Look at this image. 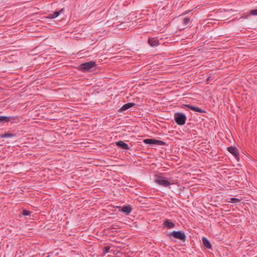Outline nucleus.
Segmentation results:
<instances>
[{
  "mask_svg": "<svg viewBox=\"0 0 257 257\" xmlns=\"http://www.w3.org/2000/svg\"><path fill=\"white\" fill-rule=\"evenodd\" d=\"M186 116L184 113L181 112H176L174 114V119L175 122L178 125H184L186 122Z\"/></svg>",
  "mask_w": 257,
  "mask_h": 257,
  "instance_id": "nucleus-1",
  "label": "nucleus"
},
{
  "mask_svg": "<svg viewBox=\"0 0 257 257\" xmlns=\"http://www.w3.org/2000/svg\"><path fill=\"white\" fill-rule=\"evenodd\" d=\"M96 66V63L94 61H89L82 63L79 66V69L82 71H87Z\"/></svg>",
  "mask_w": 257,
  "mask_h": 257,
  "instance_id": "nucleus-2",
  "label": "nucleus"
},
{
  "mask_svg": "<svg viewBox=\"0 0 257 257\" xmlns=\"http://www.w3.org/2000/svg\"><path fill=\"white\" fill-rule=\"evenodd\" d=\"M132 208L131 206L127 205V206H124L121 208V211L123 213H124L125 214L128 215L132 211Z\"/></svg>",
  "mask_w": 257,
  "mask_h": 257,
  "instance_id": "nucleus-14",
  "label": "nucleus"
},
{
  "mask_svg": "<svg viewBox=\"0 0 257 257\" xmlns=\"http://www.w3.org/2000/svg\"><path fill=\"white\" fill-rule=\"evenodd\" d=\"M169 237L173 236L175 238L185 241L186 236L185 234L182 231H173L169 234Z\"/></svg>",
  "mask_w": 257,
  "mask_h": 257,
  "instance_id": "nucleus-3",
  "label": "nucleus"
},
{
  "mask_svg": "<svg viewBox=\"0 0 257 257\" xmlns=\"http://www.w3.org/2000/svg\"><path fill=\"white\" fill-rule=\"evenodd\" d=\"M15 118V117L13 116H0V123H4L12 121L14 120Z\"/></svg>",
  "mask_w": 257,
  "mask_h": 257,
  "instance_id": "nucleus-8",
  "label": "nucleus"
},
{
  "mask_svg": "<svg viewBox=\"0 0 257 257\" xmlns=\"http://www.w3.org/2000/svg\"><path fill=\"white\" fill-rule=\"evenodd\" d=\"M143 142L146 144L148 145H155L157 146H162L165 144V143L162 141L153 139H147L143 141Z\"/></svg>",
  "mask_w": 257,
  "mask_h": 257,
  "instance_id": "nucleus-5",
  "label": "nucleus"
},
{
  "mask_svg": "<svg viewBox=\"0 0 257 257\" xmlns=\"http://www.w3.org/2000/svg\"><path fill=\"white\" fill-rule=\"evenodd\" d=\"M187 12H185V13H184L183 14V15H185V14H187Z\"/></svg>",
  "mask_w": 257,
  "mask_h": 257,
  "instance_id": "nucleus-23",
  "label": "nucleus"
},
{
  "mask_svg": "<svg viewBox=\"0 0 257 257\" xmlns=\"http://www.w3.org/2000/svg\"><path fill=\"white\" fill-rule=\"evenodd\" d=\"M155 182L159 185L164 187H168L169 185L173 184L170 183L168 180H167L166 178L161 176H158L155 179Z\"/></svg>",
  "mask_w": 257,
  "mask_h": 257,
  "instance_id": "nucleus-4",
  "label": "nucleus"
},
{
  "mask_svg": "<svg viewBox=\"0 0 257 257\" xmlns=\"http://www.w3.org/2000/svg\"><path fill=\"white\" fill-rule=\"evenodd\" d=\"M203 244L204 247L207 248H211V245L210 241L206 237H204L202 238Z\"/></svg>",
  "mask_w": 257,
  "mask_h": 257,
  "instance_id": "nucleus-15",
  "label": "nucleus"
},
{
  "mask_svg": "<svg viewBox=\"0 0 257 257\" xmlns=\"http://www.w3.org/2000/svg\"><path fill=\"white\" fill-rule=\"evenodd\" d=\"M109 249H110V247L109 246H106L104 247V252L105 253H107L108 252L109 250Z\"/></svg>",
  "mask_w": 257,
  "mask_h": 257,
  "instance_id": "nucleus-20",
  "label": "nucleus"
},
{
  "mask_svg": "<svg viewBox=\"0 0 257 257\" xmlns=\"http://www.w3.org/2000/svg\"><path fill=\"white\" fill-rule=\"evenodd\" d=\"M135 104L134 103L129 102L124 104L120 109L119 111H123L126 110L132 106H134Z\"/></svg>",
  "mask_w": 257,
  "mask_h": 257,
  "instance_id": "nucleus-12",
  "label": "nucleus"
},
{
  "mask_svg": "<svg viewBox=\"0 0 257 257\" xmlns=\"http://www.w3.org/2000/svg\"><path fill=\"white\" fill-rule=\"evenodd\" d=\"M22 214H23V215L24 216H27V215H29L30 212L29 211L26 210H24L23 211V213Z\"/></svg>",
  "mask_w": 257,
  "mask_h": 257,
  "instance_id": "nucleus-21",
  "label": "nucleus"
},
{
  "mask_svg": "<svg viewBox=\"0 0 257 257\" xmlns=\"http://www.w3.org/2000/svg\"><path fill=\"white\" fill-rule=\"evenodd\" d=\"M228 202L229 203H238L240 200L236 198H230L228 199Z\"/></svg>",
  "mask_w": 257,
  "mask_h": 257,
  "instance_id": "nucleus-17",
  "label": "nucleus"
},
{
  "mask_svg": "<svg viewBox=\"0 0 257 257\" xmlns=\"http://www.w3.org/2000/svg\"><path fill=\"white\" fill-rule=\"evenodd\" d=\"M163 225L168 228L171 229L175 227V224L169 219H166L164 221Z\"/></svg>",
  "mask_w": 257,
  "mask_h": 257,
  "instance_id": "nucleus-10",
  "label": "nucleus"
},
{
  "mask_svg": "<svg viewBox=\"0 0 257 257\" xmlns=\"http://www.w3.org/2000/svg\"><path fill=\"white\" fill-rule=\"evenodd\" d=\"M185 106H186L187 107H188L195 111H197V112H201V113L205 112V111L203 110L202 109H201L197 106L190 105L189 104H186V105H185Z\"/></svg>",
  "mask_w": 257,
  "mask_h": 257,
  "instance_id": "nucleus-13",
  "label": "nucleus"
},
{
  "mask_svg": "<svg viewBox=\"0 0 257 257\" xmlns=\"http://www.w3.org/2000/svg\"><path fill=\"white\" fill-rule=\"evenodd\" d=\"M15 136H16L15 134H11V133H5L4 134H3V135H1L0 137L1 138H12V137H14Z\"/></svg>",
  "mask_w": 257,
  "mask_h": 257,
  "instance_id": "nucleus-16",
  "label": "nucleus"
},
{
  "mask_svg": "<svg viewBox=\"0 0 257 257\" xmlns=\"http://www.w3.org/2000/svg\"><path fill=\"white\" fill-rule=\"evenodd\" d=\"M227 151L232 154L235 158L239 160V153L237 149L235 147H229L227 148Z\"/></svg>",
  "mask_w": 257,
  "mask_h": 257,
  "instance_id": "nucleus-6",
  "label": "nucleus"
},
{
  "mask_svg": "<svg viewBox=\"0 0 257 257\" xmlns=\"http://www.w3.org/2000/svg\"><path fill=\"white\" fill-rule=\"evenodd\" d=\"M116 145L123 150H130L129 146L124 142L120 141L115 143Z\"/></svg>",
  "mask_w": 257,
  "mask_h": 257,
  "instance_id": "nucleus-9",
  "label": "nucleus"
},
{
  "mask_svg": "<svg viewBox=\"0 0 257 257\" xmlns=\"http://www.w3.org/2000/svg\"><path fill=\"white\" fill-rule=\"evenodd\" d=\"M190 21V20L189 18H185L183 20V24L184 25L186 26L188 25Z\"/></svg>",
  "mask_w": 257,
  "mask_h": 257,
  "instance_id": "nucleus-18",
  "label": "nucleus"
},
{
  "mask_svg": "<svg viewBox=\"0 0 257 257\" xmlns=\"http://www.w3.org/2000/svg\"><path fill=\"white\" fill-rule=\"evenodd\" d=\"M63 12L64 9H62L59 11H56L54 12L53 14H50L48 18L50 19H55L58 17L61 13H63Z\"/></svg>",
  "mask_w": 257,
  "mask_h": 257,
  "instance_id": "nucleus-11",
  "label": "nucleus"
},
{
  "mask_svg": "<svg viewBox=\"0 0 257 257\" xmlns=\"http://www.w3.org/2000/svg\"><path fill=\"white\" fill-rule=\"evenodd\" d=\"M148 42L152 47H156L160 45L159 40L156 38H149Z\"/></svg>",
  "mask_w": 257,
  "mask_h": 257,
  "instance_id": "nucleus-7",
  "label": "nucleus"
},
{
  "mask_svg": "<svg viewBox=\"0 0 257 257\" xmlns=\"http://www.w3.org/2000/svg\"><path fill=\"white\" fill-rule=\"evenodd\" d=\"M249 14L251 15L257 16V9L251 10Z\"/></svg>",
  "mask_w": 257,
  "mask_h": 257,
  "instance_id": "nucleus-19",
  "label": "nucleus"
},
{
  "mask_svg": "<svg viewBox=\"0 0 257 257\" xmlns=\"http://www.w3.org/2000/svg\"><path fill=\"white\" fill-rule=\"evenodd\" d=\"M47 257H49V256H47Z\"/></svg>",
  "mask_w": 257,
  "mask_h": 257,
  "instance_id": "nucleus-24",
  "label": "nucleus"
},
{
  "mask_svg": "<svg viewBox=\"0 0 257 257\" xmlns=\"http://www.w3.org/2000/svg\"><path fill=\"white\" fill-rule=\"evenodd\" d=\"M210 77H207V78L206 79V81L208 82L210 80Z\"/></svg>",
  "mask_w": 257,
  "mask_h": 257,
  "instance_id": "nucleus-22",
  "label": "nucleus"
}]
</instances>
